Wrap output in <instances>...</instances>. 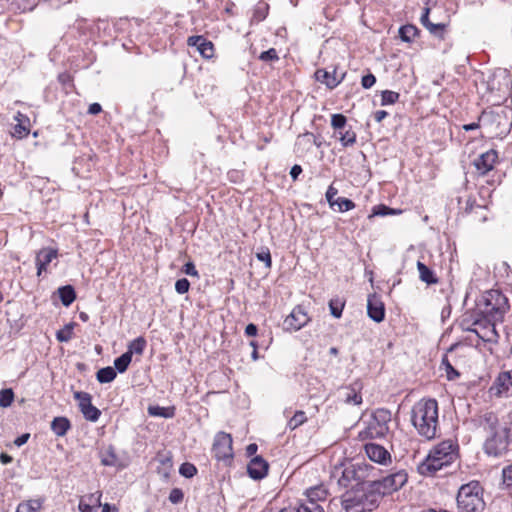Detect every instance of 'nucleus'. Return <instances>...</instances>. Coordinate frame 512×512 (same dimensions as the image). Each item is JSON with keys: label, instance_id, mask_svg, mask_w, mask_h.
<instances>
[{"label": "nucleus", "instance_id": "obj_1", "mask_svg": "<svg viewBox=\"0 0 512 512\" xmlns=\"http://www.w3.org/2000/svg\"><path fill=\"white\" fill-rule=\"evenodd\" d=\"M351 480H355L356 484L341 496V503L345 512L372 511L378 503L377 493H375L371 484L360 482L355 466L346 467L343 470L339 484L347 486Z\"/></svg>", "mask_w": 512, "mask_h": 512}, {"label": "nucleus", "instance_id": "obj_60", "mask_svg": "<svg viewBox=\"0 0 512 512\" xmlns=\"http://www.w3.org/2000/svg\"><path fill=\"white\" fill-rule=\"evenodd\" d=\"M221 3L224 4V11L228 17L235 16V4L231 0H221Z\"/></svg>", "mask_w": 512, "mask_h": 512}, {"label": "nucleus", "instance_id": "obj_63", "mask_svg": "<svg viewBox=\"0 0 512 512\" xmlns=\"http://www.w3.org/2000/svg\"><path fill=\"white\" fill-rule=\"evenodd\" d=\"M388 116L385 110H377L373 113V118L377 123H381Z\"/></svg>", "mask_w": 512, "mask_h": 512}, {"label": "nucleus", "instance_id": "obj_61", "mask_svg": "<svg viewBox=\"0 0 512 512\" xmlns=\"http://www.w3.org/2000/svg\"><path fill=\"white\" fill-rule=\"evenodd\" d=\"M429 14H430V8L426 7L424 9V12L420 18V21H421V24L427 29L429 24H432L433 22L430 21L429 19Z\"/></svg>", "mask_w": 512, "mask_h": 512}, {"label": "nucleus", "instance_id": "obj_20", "mask_svg": "<svg viewBox=\"0 0 512 512\" xmlns=\"http://www.w3.org/2000/svg\"><path fill=\"white\" fill-rule=\"evenodd\" d=\"M314 77L316 81L324 84L329 90H333L344 80L345 73L338 78L336 68H334L332 72L321 68L315 71Z\"/></svg>", "mask_w": 512, "mask_h": 512}, {"label": "nucleus", "instance_id": "obj_48", "mask_svg": "<svg viewBox=\"0 0 512 512\" xmlns=\"http://www.w3.org/2000/svg\"><path fill=\"white\" fill-rule=\"evenodd\" d=\"M256 258L265 264L267 269L272 267V257L269 248L264 247L256 253Z\"/></svg>", "mask_w": 512, "mask_h": 512}, {"label": "nucleus", "instance_id": "obj_58", "mask_svg": "<svg viewBox=\"0 0 512 512\" xmlns=\"http://www.w3.org/2000/svg\"><path fill=\"white\" fill-rule=\"evenodd\" d=\"M182 272L192 277H199L198 270L196 269L193 262H187L182 267Z\"/></svg>", "mask_w": 512, "mask_h": 512}, {"label": "nucleus", "instance_id": "obj_44", "mask_svg": "<svg viewBox=\"0 0 512 512\" xmlns=\"http://www.w3.org/2000/svg\"><path fill=\"white\" fill-rule=\"evenodd\" d=\"M400 94L392 90H384L381 93V105H392L399 101Z\"/></svg>", "mask_w": 512, "mask_h": 512}, {"label": "nucleus", "instance_id": "obj_55", "mask_svg": "<svg viewBox=\"0 0 512 512\" xmlns=\"http://www.w3.org/2000/svg\"><path fill=\"white\" fill-rule=\"evenodd\" d=\"M81 499H85L86 503H89L91 506H101V493H91L89 495L83 496Z\"/></svg>", "mask_w": 512, "mask_h": 512}, {"label": "nucleus", "instance_id": "obj_50", "mask_svg": "<svg viewBox=\"0 0 512 512\" xmlns=\"http://www.w3.org/2000/svg\"><path fill=\"white\" fill-rule=\"evenodd\" d=\"M295 512H325L321 504L301 503Z\"/></svg>", "mask_w": 512, "mask_h": 512}, {"label": "nucleus", "instance_id": "obj_8", "mask_svg": "<svg viewBox=\"0 0 512 512\" xmlns=\"http://www.w3.org/2000/svg\"><path fill=\"white\" fill-rule=\"evenodd\" d=\"M491 399L512 397V369L501 370L488 389Z\"/></svg>", "mask_w": 512, "mask_h": 512}, {"label": "nucleus", "instance_id": "obj_14", "mask_svg": "<svg viewBox=\"0 0 512 512\" xmlns=\"http://www.w3.org/2000/svg\"><path fill=\"white\" fill-rule=\"evenodd\" d=\"M364 450L367 457L377 464L388 466L392 463L390 452L379 444L373 442L366 443Z\"/></svg>", "mask_w": 512, "mask_h": 512}, {"label": "nucleus", "instance_id": "obj_62", "mask_svg": "<svg viewBox=\"0 0 512 512\" xmlns=\"http://www.w3.org/2000/svg\"><path fill=\"white\" fill-rule=\"evenodd\" d=\"M58 81L63 85L72 84L73 77L71 76V74L64 72V73L59 74Z\"/></svg>", "mask_w": 512, "mask_h": 512}, {"label": "nucleus", "instance_id": "obj_7", "mask_svg": "<svg viewBox=\"0 0 512 512\" xmlns=\"http://www.w3.org/2000/svg\"><path fill=\"white\" fill-rule=\"evenodd\" d=\"M407 482V474L405 471H397L384 477L381 480L373 481L371 487L377 493V497L391 494L397 491Z\"/></svg>", "mask_w": 512, "mask_h": 512}, {"label": "nucleus", "instance_id": "obj_19", "mask_svg": "<svg viewBox=\"0 0 512 512\" xmlns=\"http://www.w3.org/2000/svg\"><path fill=\"white\" fill-rule=\"evenodd\" d=\"M314 146L320 147L321 142L313 133L305 132L297 136L294 149L296 153L304 155L310 152Z\"/></svg>", "mask_w": 512, "mask_h": 512}, {"label": "nucleus", "instance_id": "obj_39", "mask_svg": "<svg viewBox=\"0 0 512 512\" xmlns=\"http://www.w3.org/2000/svg\"><path fill=\"white\" fill-rule=\"evenodd\" d=\"M117 376V373L113 367H104L97 371L96 378L100 383H110Z\"/></svg>", "mask_w": 512, "mask_h": 512}, {"label": "nucleus", "instance_id": "obj_34", "mask_svg": "<svg viewBox=\"0 0 512 512\" xmlns=\"http://www.w3.org/2000/svg\"><path fill=\"white\" fill-rule=\"evenodd\" d=\"M146 346V339L143 336H139L129 343L126 353H129L131 357L133 354L142 355Z\"/></svg>", "mask_w": 512, "mask_h": 512}, {"label": "nucleus", "instance_id": "obj_32", "mask_svg": "<svg viewBox=\"0 0 512 512\" xmlns=\"http://www.w3.org/2000/svg\"><path fill=\"white\" fill-rule=\"evenodd\" d=\"M58 294L62 304L66 307L70 306L76 299V292L71 285L58 288Z\"/></svg>", "mask_w": 512, "mask_h": 512}, {"label": "nucleus", "instance_id": "obj_36", "mask_svg": "<svg viewBox=\"0 0 512 512\" xmlns=\"http://www.w3.org/2000/svg\"><path fill=\"white\" fill-rule=\"evenodd\" d=\"M419 35V30L415 25H403L399 29V36L404 42H412Z\"/></svg>", "mask_w": 512, "mask_h": 512}, {"label": "nucleus", "instance_id": "obj_13", "mask_svg": "<svg viewBox=\"0 0 512 512\" xmlns=\"http://www.w3.org/2000/svg\"><path fill=\"white\" fill-rule=\"evenodd\" d=\"M497 163L498 152L494 149H490L477 157L474 160L473 165L478 175L484 176L492 171Z\"/></svg>", "mask_w": 512, "mask_h": 512}, {"label": "nucleus", "instance_id": "obj_16", "mask_svg": "<svg viewBox=\"0 0 512 512\" xmlns=\"http://www.w3.org/2000/svg\"><path fill=\"white\" fill-rule=\"evenodd\" d=\"M59 256L58 249L52 247H44L37 251L35 256V264L37 268V277H41L47 272L49 264Z\"/></svg>", "mask_w": 512, "mask_h": 512}, {"label": "nucleus", "instance_id": "obj_54", "mask_svg": "<svg viewBox=\"0 0 512 512\" xmlns=\"http://www.w3.org/2000/svg\"><path fill=\"white\" fill-rule=\"evenodd\" d=\"M190 289V282L186 278L178 279L175 283V290L178 294H185Z\"/></svg>", "mask_w": 512, "mask_h": 512}, {"label": "nucleus", "instance_id": "obj_3", "mask_svg": "<svg viewBox=\"0 0 512 512\" xmlns=\"http://www.w3.org/2000/svg\"><path fill=\"white\" fill-rule=\"evenodd\" d=\"M486 431L484 450L488 455L502 456L512 442V418H484Z\"/></svg>", "mask_w": 512, "mask_h": 512}, {"label": "nucleus", "instance_id": "obj_56", "mask_svg": "<svg viewBox=\"0 0 512 512\" xmlns=\"http://www.w3.org/2000/svg\"><path fill=\"white\" fill-rule=\"evenodd\" d=\"M502 479L507 487H512V464L502 470Z\"/></svg>", "mask_w": 512, "mask_h": 512}, {"label": "nucleus", "instance_id": "obj_12", "mask_svg": "<svg viewBox=\"0 0 512 512\" xmlns=\"http://www.w3.org/2000/svg\"><path fill=\"white\" fill-rule=\"evenodd\" d=\"M496 323V321L481 317L472 332L484 342H497L499 335L496 330Z\"/></svg>", "mask_w": 512, "mask_h": 512}, {"label": "nucleus", "instance_id": "obj_35", "mask_svg": "<svg viewBox=\"0 0 512 512\" xmlns=\"http://www.w3.org/2000/svg\"><path fill=\"white\" fill-rule=\"evenodd\" d=\"M440 369L444 370L445 376L449 381L457 380L461 375L460 372L453 367L447 355L443 356Z\"/></svg>", "mask_w": 512, "mask_h": 512}, {"label": "nucleus", "instance_id": "obj_6", "mask_svg": "<svg viewBox=\"0 0 512 512\" xmlns=\"http://www.w3.org/2000/svg\"><path fill=\"white\" fill-rule=\"evenodd\" d=\"M459 512H481L485 507L482 488L477 481H471L460 487L457 494Z\"/></svg>", "mask_w": 512, "mask_h": 512}, {"label": "nucleus", "instance_id": "obj_24", "mask_svg": "<svg viewBox=\"0 0 512 512\" xmlns=\"http://www.w3.org/2000/svg\"><path fill=\"white\" fill-rule=\"evenodd\" d=\"M483 317L476 306L475 309L465 311L458 320V325L463 331L472 332L480 318Z\"/></svg>", "mask_w": 512, "mask_h": 512}, {"label": "nucleus", "instance_id": "obj_31", "mask_svg": "<svg viewBox=\"0 0 512 512\" xmlns=\"http://www.w3.org/2000/svg\"><path fill=\"white\" fill-rule=\"evenodd\" d=\"M417 269L419 272V278L422 282H425L428 285L438 283V278L436 277L435 273L423 262H417Z\"/></svg>", "mask_w": 512, "mask_h": 512}, {"label": "nucleus", "instance_id": "obj_59", "mask_svg": "<svg viewBox=\"0 0 512 512\" xmlns=\"http://www.w3.org/2000/svg\"><path fill=\"white\" fill-rule=\"evenodd\" d=\"M183 497H184V495H183L182 490L178 489V488L172 489L169 494V500L173 504L180 503L183 500Z\"/></svg>", "mask_w": 512, "mask_h": 512}, {"label": "nucleus", "instance_id": "obj_10", "mask_svg": "<svg viewBox=\"0 0 512 512\" xmlns=\"http://www.w3.org/2000/svg\"><path fill=\"white\" fill-rule=\"evenodd\" d=\"M306 308L303 305H296L283 322L286 331H298L310 322Z\"/></svg>", "mask_w": 512, "mask_h": 512}, {"label": "nucleus", "instance_id": "obj_45", "mask_svg": "<svg viewBox=\"0 0 512 512\" xmlns=\"http://www.w3.org/2000/svg\"><path fill=\"white\" fill-rule=\"evenodd\" d=\"M148 413L150 416H172L174 414V408H165L158 405H150L148 407Z\"/></svg>", "mask_w": 512, "mask_h": 512}, {"label": "nucleus", "instance_id": "obj_26", "mask_svg": "<svg viewBox=\"0 0 512 512\" xmlns=\"http://www.w3.org/2000/svg\"><path fill=\"white\" fill-rule=\"evenodd\" d=\"M76 398L79 401V407L84 416H99L100 411L91 403V396L86 392L76 393Z\"/></svg>", "mask_w": 512, "mask_h": 512}, {"label": "nucleus", "instance_id": "obj_41", "mask_svg": "<svg viewBox=\"0 0 512 512\" xmlns=\"http://www.w3.org/2000/svg\"><path fill=\"white\" fill-rule=\"evenodd\" d=\"M131 361L132 357L129 355V353H123L120 357L114 360L115 371L117 370L120 373L125 372L128 369Z\"/></svg>", "mask_w": 512, "mask_h": 512}, {"label": "nucleus", "instance_id": "obj_23", "mask_svg": "<svg viewBox=\"0 0 512 512\" xmlns=\"http://www.w3.org/2000/svg\"><path fill=\"white\" fill-rule=\"evenodd\" d=\"M412 416H438V403L435 399H421L412 408Z\"/></svg>", "mask_w": 512, "mask_h": 512}, {"label": "nucleus", "instance_id": "obj_53", "mask_svg": "<svg viewBox=\"0 0 512 512\" xmlns=\"http://www.w3.org/2000/svg\"><path fill=\"white\" fill-rule=\"evenodd\" d=\"M337 194H338V189L333 184H331L328 187L326 194H325L326 200L331 208H333L335 206V201H337V198H336Z\"/></svg>", "mask_w": 512, "mask_h": 512}, {"label": "nucleus", "instance_id": "obj_40", "mask_svg": "<svg viewBox=\"0 0 512 512\" xmlns=\"http://www.w3.org/2000/svg\"><path fill=\"white\" fill-rule=\"evenodd\" d=\"M75 325V322H70L69 324H66L62 329L57 331L56 339L59 342H69L74 336L73 330Z\"/></svg>", "mask_w": 512, "mask_h": 512}, {"label": "nucleus", "instance_id": "obj_38", "mask_svg": "<svg viewBox=\"0 0 512 512\" xmlns=\"http://www.w3.org/2000/svg\"><path fill=\"white\" fill-rule=\"evenodd\" d=\"M268 14H269V5L266 2H259L253 10V15H252L251 21L255 22V23H260L266 19Z\"/></svg>", "mask_w": 512, "mask_h": 512}, {"label": "nucleus", "instance_id": "obj_33", "mask_svg": "<svg viewBox=\"0 0 512 512\" xmlns=\"http://www.w3.org/2000/svg\"><path fill=\"white\" fill-rule=\"evenodd\" d=\"M43 505V500L38 499H30L27 501L21 502L15 512H38Z\"/></svg>", "mask_w": 512, "mask_h": 512}, {"label": "nucleus", "instance_id": "obj_15", "mask_svg": "<svg viewBox=\"0 0 512 512\" xmlns=\"http://www.w3.org/2000/svg\"><path fill=\"white\" fill-rule=\"evenodd\" d=\"M367 315L369 316V318H371L373 321L377 323L384 321L386 310L381 295L377 293H372L368 295Z\"/></svg>", "mask_w": 512, "mask_h": 512}, {"label": "nucleus", "instance_id": "obj_51", "mask_svg": "<svg viewBox=\"0 0 512 512\" xmlns=\"http://www.w3.org/2000/svg\"><path fill=\"white\" fill-rule=\"evenodd\" d=\"M258 58L263 62H276L279 60V55L275 48H270L267 51H263Z\"/></svg>", "mask_w": 512, "mask_h": 512}, {"label": "nucleus", "instance_id": "obj_5", "mask_svg": "<svg viewBox=\"0 0 512 512\" xmlns=\"http://www.w3.org/2000/svg\"><path fill=\"white\" fill-rule=\"evenodd\" d=\"M477 307L483 317L496 322H502L509 310L507 297L498 290L486 291Z\"/></svg>", "mask_w": 512, "mask_h": 512}, {"label": "nucleus", "instance_id": "obj_25", "mask_svg": "<svg viewBox=\"0 0 512 512\" xmlns=\"http://www.w3.org/2000/svg\"><path fill=\"white\" fill-rule=\"evenodd\" d=\"M247 471L251 478L262 479L267 474L268 464L263 458L255 456L248 464Z\"/></svg>", "mask_w": 512, "mask_h": 512}, {"label": "nucleus", "instance_id": "obj_11", "mask_svg": "<svg viewBox=\"0 0 512 512\" xmlns=\"http://www.w3.org/2000/svg\"><path fill=\"white\" fill-rule=\"evenodd\" d=\"M212 452L218 460L232 458V438L229 434L219 432L213 443Z\"/></svg>", "mask_w": 512, "mask_h": 512}, {"label": "nucleus", "instance_id": "obj_64", "mask_svg": "<svg viewBox=\"0 0 512 512\" xmlns=\"http://www.w3.org/2000/svg\"><path fill=\"white\" fill-rule=\"evenodd\" d=\"M346 400H347L348 403H352V404L357 405V404H360L362 402V397H361L360 394L353 392L352 395H350V394L347 395V399Z\"/></svg>", "mask_w": 512, "mask_h": 512}, {"label": "nucleus", "instance_id": "obj_52", "mask_svg": "<svg viewBox=\"0 0 512 512\" xmlns=\"http://www.w3.org/2000/svg\"><path fill=\"white\" fill-rule=\"evenodd\" d=\"M179 472L186 478H191L197 473L196 467L191 463H183L180 466Z\"/></svg>", "mask_w": 512, "mask_h": 512}, {"label": "nucleus", "instance_id": "obj_30", "mask_svg": "<svg viewBox=\"0 0 512 512\" xmlns=\"http://www.w3.org/2000/svg\"><path fill=\"white\" fill-rule=\"evenodd\" d=\"M449 25H450V18H449V16H447V19L445 21L436 22V23L433 22L432 24H429L427 30L434 37H436L440 40H444Z\"/></svg>", "mask_w": 512, "mask_h": 512}, {"label": "nucleus", "instance_id": "obj_4", "mask_svg": "<svg viewBox=\"0 0 512 512\" xmlns=\"http://www.w3.org/2000/svg\"><path fill=\"white\" fill-rule=\"evenodd\" d=\"M457 457V446L450 440L442 441L434 446L418 465V472L422 476H433L441 469L454 463Z\"/></svg>", "mask_w": 512, "mask_h": 512}, {"label": "nucleus", "instance_id": "obj_27", "mask_svg": "<svg viewBox=\"0 0 512 512\" xmlns=\"http://www.w3.org/2000/svg\"><path fill=\"white\" fill-rule=\"evenodd\" d=\"M100 459L102 465L104 466H111L117 468L124 467V464L121 463L120 459L116 455L114 448L110 445L103 447L100 450Z\"/></svg>", "mask_w": 512, "mask_h": 512}, {"label": "nucleus", "instance_id": "obj_9", "mask_svg": "<svg viewBox=\"0 0 512 512\" xmlns=\"http://www.w3.org/2000/svg\"><path fill=\"white\" fill-rule=\"evenodd\" d=\"M345 115L337 113L331 116V126L343 147H350L356 143L357 135L351 126L347 127Z\"/></svg>", "mask_w": 512, "mask_h": 512}, {"label": "nucleus", "instance_id": "obj_22", "mask_svg": "<svg viewBox=\"0 0 512 512\" xmlns=\"http://www.w3.org/2000/svg\"><path fill=\"white\" fill-rule=\"evenodd\" d=\"M464 212L471 217L474 223H483L487 221L489 211L487 206L478 205L474 200L468 199Z\"/></svg>", "mask_w": 512, "mask_h": 512}, {"label": "nucleus", "instance_id": "obj_49", "mask_svg": "<svg viewBox=\"0 0 512 512\" xmlns=\"http://www.w3.org/2000/svg\"><path fill=\"white\" fill-rule=\"evenodd\" d=\"M12 4L16 5L21 12H27L34 9L37 0H12Z\"/></svg>", "mask_w": 512, "mask_h": 512}, {"label": "nucleus", "instance_id": "obj_43", "mask_svg": "<svg viewBox=\"0 0 512 512\" xmlns=\"http://www.w3.org/2000/svg\"><path fill=\"white\" fill-rule=\"evenodd\" d=\"M344 307L345 301L341 298H334L329 301L330 312L336 318L341 317Z\"/></svg>", "mask_w": 512, "mask_h": 512}, {"label": "nucleus", "instance_id": "obj_17", "mask_svg": "<svg viewBox=\"0 0 512 512\" xmlns=\"http://www.w3.org/2000/svg\"><path fill=\"white\" fill-rule=\"evenodd\" d=\"M187 45L196 47L200 55L205 59H211L215 54V47L212 41L202 35H193L188 37Z\"/></svg>", "mask_w": 512, "mask_h": 512}, {"label": "nucleus", "instance_id": "obj_37", "mask_svg": "<svg viewBox=\"0 0 512 512\" xmlns=\"http://www.w3.org/2000/svg\"><path fill=\"white\" fill-rule=\"evenodd\" d=\"M51 429L57 436H63L70 429L68 418H53Z\"/></svg>", "mask_w": 512, "mask_h": 512}, {"label": "nucleus", "instance_id": "obj_42", "mask_svg": "<svg viewBox=\"0 0 512 512\" xmlns=\"http://www.w3.org/2000/svg\"><path fill=\"white\" fill-rule=\"evenodd\" d=\"M400 210L392 209L384 204H379L373 207L372 214H370L368 217L372 218L374 216H387V215H396L400 213Z\"/></svg>", "mask_w": 512, "mask_h": 512}, {"label": "nucleus", "instance_id": "obj_18", "mask_svg": "<svg viewBox=\"0 0 512 512\" xmlns=\"http://www.w3.org/2000/svg\"><path fill=\"white\" fill-rule=\"evenodd\" d=\"M438 418H411L413 426L418 433L427 440L435 438Z\"/></svg>", "mask_w": 512, "mask_h": 512}, {"label": "nucleus", "instance_id": "obj_2", "mask_svg": "<svg viewBox=\"0 0 512 512\" xmlns=\"http://www.w3.org/2000/svg\"><path fill=\"white\" fill-rule=\"evenodd\" d=\"M501 92L502 94L499 95L498 99L490 100L493 107L489 110H484L479 116V121L488 129L492 137L500 138L507 135L512 127L509 107L500 105L511 93L508 81H506L505 88Z\"/></svg>", "mask_w": 512, "mask_h": 512}, {"label": "nucleus", "instance_id": "obj_29", "mask_svg": "<svg viewBox=\"0 0 512 512\" xmlns=\"http://www.w3.org/2000/svg\"><path fill=\"white\" fill-rule=\"evenodd\" d=\"M388 431V427L385 423H381L378 421V418H373V421H371L364 432L366 437L369 438H377V437H383L386 432Z\"/></svg>", "mask_w": 512, "mask_h": 512}, {"label": "nucleus", "instance_id": "obj_21", "mask_svg": "<svg viewBox=\"0 0 512 512\" xmlns=\"http://www.w3.org/2000/svg\"><path fill=\"white\" fill-rule=\"evenodd\" d=\"M14 120L16 121V124L13 126V130L11 132L12 136L17 139L26 138L31 131L30 118L21 112H17L14 116Z\"/></svg>", "mask_w": 512, "mask_h": 512}, {"label": "nucleus", "instance_id": "obj_57", "mask_svg": "<svg viewBox=\"0 0 512 512\" xmlns=\"http://www.w3.org/2000/svg\"><path fill=\"white\" fill-rule=\"evenodd\" d=\"M376 83V77L372 73L364 75L361 79V85L364 89H370Z\"/></svg>", "mask_w": 512, "mask_h": 512}, {"label": "nucleus", "instance_id": "obj_28", "mask_svg": "<svg viewBox=\"0 0 512 512\" xmlns=\"http://www.w3.org/2000/svg\"><path fill=\"white\" fill-rule=\"evenodd\" d=\"M328 495V490L324 485L311 487L306 491L307 500L305 503L320 504L326 502Z\"/></svg>", "mask_w": 512, "mask_h": 512}, {"label": "nucleus", "instance_id": "obj_46", "mask_svg": "<svg viewBox=\"0 0 512 512\" xmlns=\"http://www.w3.org/2000/svg\"><path fill=\"white\" fill-rule=\"evenodd\" d=\"M14 400V392L11 388L0 390V407H9Z\"/></svg>", "mask_w": 512, "mask_h": 512}, {"label": "nucleus", "instance_id": "obj_47", "mask_svg": "<svg viewBox=\"0 0 512 512\" xmlns=\"http://www.w3.org/2000/svg\"><path fill=\"white\" fill-rule=\"evenodd\" d=\"M335 206L338 207L339 212H346L354 209L356 204L348 198L338 197L337 201H335Z\"/></svg>", "mask_w": 512, "mask_h": 512}]
</instances>
